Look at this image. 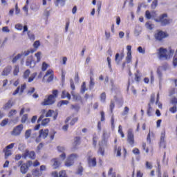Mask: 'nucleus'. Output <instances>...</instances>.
Returning a JSON list of instances; mask_svg holds the SVG:
<instances>
[{
  "label": "nucleus",
  "instance_id": "obj_34",
  "mask_svg": "<svg viewBox=\"0 0 177 177\" xmlns=\"http://www.w3.org/2000/svg\"><path fill=\"white\" fill-rule=\"evenodd\" d=\"M32 132V129H28L25 132V138L28 139L31 136V133Z\"/></svg>",
  "mask_w": 177,
  "mask_h": 177
},
{
  "label": "nucleus",
  "instance_id": "obj_51",
  "mask_svg": "<svg viewBox=\"0 0 177 177\" xmlns=\"http://www.w3.org/2000/svg\"><path fill=\"white\" fill-rule=\"evenodd\" d=\"M138 51L139 52V53H142L143 55H145V53H146V50L143 49V48H142V46H139L138 48Z\"/></svg>",
  "mask_w": 177,
  "mask_h": 177
},
{
  "label": "nucleus",
  "instance_id": "obj_3",
  "mask_svg": "<svg viewBox=\"0 0 177 177\" xmlns=\"http://www.w3.org/2000/svg\"><path fill=\"white\" fill-rule=\"evenodd\" d=\"M153 20L156 23H160L162 27L169 26L172 23V19L168 18V14L167 13L161 14L158 18H154Z\"/></svg>",
  "mask_w": 177,
  "mask_h": 177
},
{
  "label": "nucleus",
  "instance_id": "obj_48",
  "mask_svg": "<svg viewBox=\"0 0 177 177\" xmlns=\"http://www.w3.org/2000/svg\"><path fill=\"white\" fill-rule=\"evenodd\" d=\"M59 177H67V174L66 173V171L63 170L59 171Z\"/></svg>",
  "mask_w": 177,
  "mask_h": 177
},
{
  "label": "nucleus",
  "instance_id": "obj_61",
  "mask_svg": "<svg viewBox=\"0 0 177 177\" xmlns=\"http://www.w3.org/2000/svg\"><path fill=\"white\" fill-rule=\"evenodd\" d=\"M97 12L98 13H100V10L102 9V2H98L97 3Z\"/></svg>",
  "mask_w": 177,
  "mask_h": 177
},
{
  "label": "nucleus",
  "instance_id": "obj_9",
  "mask_svg": "<svg viewBox=\"0 0 177 177\" xmlns=\"http://www.w3.org/2000/svg\"><path fill=\"white\" fill-rule=\"evenodd\" d=\"M24 128V126H23V124L17 125L13 129L11 133L12 135H13V136H19L23 131Z\"/></svg>",
  "mask_w": 177,
  "mask_h": 177
},
{
  "label": "nucleus",
  "instance_id": "obj_45",
  "mask_svg": "<svg viewBox=\"0 0 177 177\" xmlns=\"http://www.w3.org/2000/svg\"><path fill=\"white\" fill-rule=\"evenodd\" d=\"M27 120H28V115L27 114H25L22 116L21 122H22V124H24V122H26Z\"/></svg>",
  "mask_w": 177,
  "mask_h": 177
},
{
  "label": "nucleus",
  "instance_id": "obj_16",
  "mask_svg": "<svg viewBox=\"0 0 177 177\" xmlns=\"http://www.w3.org/2000/svg\"><path fill=\"white\" fill-rule=\"evenodd\" d=\"M26 88H27V85H26V84H22L21 87L18 86L15 92L12 93L13 96H15V95H17V93H19V92H21V93H23Z\"/></svg>",
  "mask_w": 177,
  "mask_h": 177
},
{
  "label": "nucleus",
  "instance_id": "obj_63",
  "mask_svg": "<svg viewBox=\"0 0 177 177\" xmlns=\"http://www.w3.org/2000/svg\"><path fill=\"white\" fill-rule=\"evenodd\" d=\"M32 165H33V167H39V165H40V163L37 160H36L33 163L32 162Z\"/></svg>",
  "mask_w": 177,
  "mask_h": 177
},
{
  "label": "nucleus",
  "instance_id": "obj_49",
  "mask_svg": "<svg viewBox=\"0 0 177 177\" xmlns=\"http://www.w3.org/2000/svg\"><path fill=\"white\" fill-rule=\"evenodd\" d=\"M71 95L73 96V100H80V95L74 94V91L71 92Z\"/></svg>",
  "mask_w": 177,
  "mask_h": 177
},
{
  "label": "nucleus",
  "instance_id": "obj_60",
  "mask_svg": "<svg viewBox=\"0 0 177 177\" xmlns=\"http://www.w3.org/2000/svg\"><path fill=\"white\" fill-rule=\"evenodd\" d=\"M15 28L17 30H19L20 31H21V30H23V25L18 24L15 25Z\"/></svg>",
  "mask_w": 177,
  "mask_h": 177
},
{
  "label": "nucleus",
  "instance_id": "obj_11",
  "mask_svg": "<svg viewBox=\"0 0 177 177\" xmlns=\"http://www.w3.org/2000/svg\"><path fill=\"white\" fill-rule=\"evenodd\" d=\"M45 117L44 115H41L37 120V122L38 124H39V122H41V125L43 127H45L46 125H48V124H49V122H50V119L49 118H45L44 119Z\"/></svg>",
  "mask_w": 177,
  "mask_h": 177
},
{
  "label": "nucleus",
  "instance_id": "obj_13",
  "mask_svg": "<svg viewBox=\"0 0 177 177\" xmlns=\"http://www.w3.org/2000/svg\"><path fill=\"white\" fill-rule=\"evenodd\" d=\"M48 75H50L48 78L47 79V82H52L53 81V78L55 77V74H53V70L48 69L47 72L46 73L45 75L44 76V78L46 77H48Z\"/></svg>",
  "mask_w": 177,
  "mask_h": 177
},
{
  "label": "nucleus",
  "instance_id": "obj_17",
  "mask_svg": "<svg viewBox=\"0 0 177 177\" xmlns=\"http://www.w3.org/2000/svg\"><path fill=\"white\" fill-rule=\"evenodd\" d=\"M71 120L70 125H75V122H78V118H73L72 116L68 117L65 120V124H68V122Z\"/></svg>",
  "mask_w": 177,
  "mask_h": 177
},
{
  "label": "nucleus",
  "instance_id": "obj_29",
  "mask_svg": "<svg viewBox=\"0 0 177 177\" xmlns=\"http://www.w3.org/2000/svg\"><path fill=\"white\" fill-rule=\"evenodd\" d=\"M32 174L34 176H41L42 175V173H40L38 169H33Z\"/></svg>",
  "mask_w": 177,
  "mask_h": 177
},
{
  "label": "nucleus",
  "instance_id": "obj_44",
  "mask_svg": "<svg viewBox=\"0 0 177 177\" xmlns=\"http://www.w3.org/2000/svg\"><path fill=\"white\" fill-rule=\"evenodd\" d=\"M127 56L126 57L127 63H131L132 62V54H127Z\"/></svg>",
  "mask_w": 177,
  "mask_h": 177
},
{
  "label": "nucleus",
  "instance_id": "obj_52",
  "mask_svg": "<svg viewBox=\"0 0 177 177\" xmlns=\"http://www.w3.org/2000/svg\"><path fill=\"white\" fill-rule=\"evenodd\" d=\"M100 99L102 102H106V93L104 92L100 95Z\"/></svg>",
  "mask_w": 177,
  "mask_h": 177
},
{
  "label": "nucleus",
  "instance_id": "obj_18",
  "mask_svg": "<svg viewBox=\"0 0 177 177\" xmlns=\"http://www.w3.org/2000/svg\"><path fill=\"white\" fill-rule=\"evenodd\" d=\"M80 145H81V137H75L73 142V149H78Z\"/></svg>",
  "mask_w": 177,
  "mask_h": 177
},
{
  "label": "nucleus",
  "instance_id": "obj_14",
  "mask_svg": "<svg viewBox=\"0 0 177 177\" xmlns=\"http://www.w3.org/2000/svg\"><path fill=\"white\" fill-rule=\"evenodd\" d=\"M160 146V147H162L163 149H165V147H167V145L165 142V131L161 133Z\"/></svg>",
  "mask_w": 177,
  "mask_h": 177
},
{
  "label": "nucleus",
  "instance_id": "obj_46",
  "mask_svg": "<svg viewBox=\"0 0 177 177\" xmlns=\"http://www.w3.org/2000/svg\"><path fill=\"white\" fill-rule=\"evenodd\" d=\"M108 175L110 176V175H112V177H116L115 172L113 173V167H111L108 171Z\"/></svg>",
  "mask_w": 177,
  "mask_h": 177
},
{
  "label": "nucleus",
  "instance_id": "obj_54",
  "mask_svg": "<svg viewBox=\"0 0 177 177\" xmlns=\"http://www.w3.org/2000/svg\"><path fill=\"white\" fill-rule=\"evenodd\" d=\"M97 137H96V136H94L93 138V146H94V147H96V145H97Z\"/></svg>",
  "mask_w": 177,
  "mask_h": 177
},
{
  "label": "nucleus",
  "instance_id": "obj_59",
  "mask_svg": "<svg viewBox=\"0 0 177 177\" xmlns=\"http://www.w3.org/2000/svg\"><path fill=\"white\" fill-rule=\"evenodd\" d=\"M150 78H151V84H153L154 82V73H153V71L150 73Z\"/></svg>",
  "mask_w": 177,
  "mask_h": 177
},
{
  "label": "nucleus",
  "instance_id": "obj_58",
  "mask_svg": "<svg viewBox=\"0 0 177 177\" xmlns=\"http://www.w3.org/2000/svg\"><path fill=\"white\" fill-rule=\"evenodd\" d=\"M85 91H86V84L85 83V82H84L82 85V93H84V92H85Z\"/></svg>",
  "mask_w": 177,
  "mask_h": 177
},
{
  "label": "nucleus",
  "instance_id": "obj_21",
  "mask_svg": "<svg viewBox=\"0 0 177 177\" xmlns=\"http://www.w3.org/2000/svg\"><path fill=\"white\" fill-rule=\"evenodd\" d=\"M87 162L89 167H96V158H91V156H88V158H87Z\"/></svg>",
  "mask_w": 177,
  "mask_h": 177
},
{
  "label": "nucleus",
  "instance_id": "obj_19",
  "mask_svg": "<svg viewBox=\"0 0 177 177\" xmlns=\"http://www.w3.org/2000/svg\"><path fill=\"white\" fill-rule=\"evenodd\" d=\"M10 71H12V66H7L3 70L1 73V75L3 77H6L10 74Z\"/></svg>",
  "mask_w": 177,
  "mask_h": 177
},
{
  "label": "nucleus",
  "instance_id": "obj_47",
  "mask_svg": "<svg viewBox=\"0 0 177 177\" xmlns=\"http://www.w3.org/2000/svg\"><path fill=\"white\" fill-rule=\"evenodd\" d=\"M114 107H115V103L114 101H111V104L109 105L110 111H113V110H114Z\"/></svg>",
  "mask_w": 177,
  "mask_h": 177
},
{
  "label": "nucleus",
  "instance_id": "obj_62",
  "mask_svg": "<svg viewBox=\"0 0 177 177\" xmlns=\"http://www.w3.org/2000/svg\"><path fill=\"white\" fill-rule=\"evenodd\" d=\"M55 134H56V131H53L50 133V140H53V139H55Z\"/></svg>",
  "mask_w": 177,
  "mask_h": 177
},
{
  "label": "nucleus",
  "instance_id": "obj_28",
  "mask_svg": "<svg viewBox=\"0 0 177 177\" xmlns=\"http://www.w3.org/2000/svg\"><path fill=\"white\" fill-rule=\"evenodd\" d=\"M55 6H59L60 5L61 6H64V3H66V0H55Z\"/></svg>",
  "mask_w": 177,
  "mask_h": 177
},
{
  "label": "nucleus",
  "instance_id": "obj_31",
  "mask_svg": "<svg viewBox=\"0 0 177 177\" xmlns=\"http://www.w3.org/2000/svg\"><path fill=\"white\" fill-rule=\"evenodd\" d=\"M160 102V93H157V98H156V104H158L159 109H162V104H161Z\"/></svg>",
  "mask_w": 177,
  "mask_h": 177
},
{
  "label": "nucleus",
  "instance_id": "obj_43",
  "mask_svg": "<svg viewBox=\"0 0 177 177\" xmlns=\"http://www.w3.org/2000/svg\"><path fill=\"white\" fill-rule=\"evenodd\" d=\"M35 57L37 58V62L39 63V62H41V52H37L35 55Z\"/></svg>",
  "mask_w": 177,
  "mask_h": 177
},
{
  "label": "nucleus",
  "instance_id": "obj_50",
  "mask_svg": "<svg viewBox=\"0 0 177 177\" xmlns=\"http://www.w3.org/2000/svg\"><path fill=\"white\" fill-rule=\"evenodd\" d=\"M82 172H84V167L82 166H80L77 171V175H82Z\"/></svg>",
  "mask_w": 177,
  "mask_h": 177
},
{
  "label": "nucleus",
  "instance_id": "obj_55",
  "mask_svg": "<svg viewBox=\"0 0 177 177\" xmlns=\"http://www.w3.org/2000/svg\"><path fill=\"white\" fill-rule=\"evenodd\" d=\"M132 152L133 153V154H136V155H139V154H140V151L139 149H138V148H134V149L132 150Z\"/></svg>",
  "mask_w": 177,
  "mask_h": 177
},
{
  "label": "nucleus",
  "instance_id": "obj_5",
  "mask_svg": "<svg viewBox=\"0 0 177 177\" xmlns=\"http://www.w3.org/2000/svg\"><path fill=\"white\" fill-rule=\"evenodd\" d=\"M32 165V161L31 160H28L26 163H23V160H20L18 162V167H20V171L21 174H27L28 172V168Z\"/></svg>",
  "mask_w": 177,
  "mask_h": 177
},
{
  "label": "nucleus",
  "instance_id": "obj_27",
  "mask_svg": "<svg viewBox=\"0 0 177 177\" xmlns=\"http://www.w3.org/2000/svg\"><path fill=\"white\" fill-rule=\"evenodd\" d=\"M37 75H38V73L37 72L33 73L30 77L28 78V82H32L37 77Z\"/></svg>",
  "mask_w": 177,
  "mask_h": 177
},
{
  "label": "nucleus",
  "instance_id": "obj_35",
  "mask_svg": "<svg viewBox=\"0 0 177 177\" xmlns=\"http://www.w3.org/2000/svg\"><path fill=\"white\" fill-rule=\"evenodd\" d=\"M158 6V0H153L151 5V9H156Z\"/></svg>",
  "mask_w": 177,
  "mask_h": 177
},
{
  "label": "nucleus",
  "instance_id": "obj_10",
  "mask_svg": "<svg viewBox=\"0 0 177 177\" xmlns=\"http://www.w3.org/2000/svg\"><path fill=\"white\" fill-rule=\"evenodd\" d=\"M13 147H15V143H11L7 147H6V148L3 150L6 158H8V157L12 156V151L10 150L13 149Z\"/></svg>",
  "mask_w": 177,
  "mask_h": 177
},
{
  "label": "nucleus",
  "instance_id": "obj_53",
  "mask_svg": "<svg viewBox=\"0 0 177 177\" xmlns=\"http://www.w3.org/2000/svg\"><path fill=\"white\" fill-rule=\"evenodd\" d=\"M150 102L151 103H154L156 102V94L153 93L151 95Z\"/></svg>",
  "mask_w": 177,
  "mask_h": 177
},
{
  "label": "nucleus",
  "instance_id": "obj_36",
  "mask_svg": "<svg viewBox=\"0 0 177 177\" xmlns=\"http://www.w3.org/2000/svg\"><path fill=\"white\" fill-rule=\"evenodd\" d=\"M98 154H101V156H104V147L100 145L97 151Z\"/></svg>",
  "mask_w": 177,
  "mask_h": 177
},
{
  "label": "nucleus",
  "instance_id": "obj_6",
  "mask_svg": "<svg viewBox=\"0 0 177 177\" xmlns=\"http://www.w3.org/2000/svg\"><path fill=\"white\" fill-rule=\"evenodd\" d=\"M127 143L131 147H135V135L133 134V130L129 129L127 131Z\"/></svg>",
  "mask_w": 177,
  "mask_h": 177
},
{
  "label": "nucleus",
  "instance_id": "obj_57",
  "mask_svg": "<svg viewBox=\"0 0 177 177\" xmlns=\"http://www.w3.org/2000/svg\"><path fill=\"white\" fill-rule=\"evenodd\" d=\"M142 147L143 150H145L146 153H149V147L146 148V142H142Z\"/></svg>",
  "mask_w": 177,
  "mask_h": 177
},
{
  "label": "nucleus",
  "instance_id": "obj_38",
  "mask_svg": "<svg viewBox=\"0 0 177 177\" xmlns=\"http://www.w3.org/2000/svg\"><path fill=\"white\" fill-rule=\"evenodd\" d=\"M145 168L147 169H153V164L149 161L145 162Z\"/></svg>",
  "mask_w": 177,
  "mask_h": 177
},
{
  "label": "nucleus",
  "instance_id": "obj_56",
  "mask_svg": "<svg viewBox=\"0 0 177 177\" xmlns=\"http://www.w3.org/2000/svg\"><path fill=\"white\" fill-rule=\"evenodd\" d=\"M145 26L147 28H149V30H153V24H150V22H147Z\"/></svg>",
  "mask_w": 177,
  "mask_h": 177
},
{
  "label": "nucleus",
  "instance_id": "obj_2",
  "mask_svg": "<svg viewBox=\"0 0 177 177\" xmlns=\"http://www.w3.org/2000/svg\"><path fill=\"white\" fill-rule=\"evenodd\" d=\"M174 53L175 50L172 49L171 47L169 48V52L167 48L160 47L158 50V57L160 60H168V59H171V57L174 56Z\"/></svg>",
  "mask_w": 177,
  "mask_h": 177
},
{
  "label": "nucleus",
  "instance_id": "obj_7",
  "mask_svg": "<svg viewBox=\"0 0 177 177\" xmlns=\"http://www.w3.org/2000/svg\"><path fill=\"white\" fill-rule=\"evenodd\" d=\"M78 158V154L72 153L69 155L65 162V167H73L74 165V161Z\"/></svg>",
  "mask_w": 177,
  "mask_h": 177
},
{
  "label": "nucleus",
  "instance_id": "obj_25",
  "mask_svg": "<svg viewBox=\"0 0 177 177\" xmlns=\"http://www.w3.org/2000/svg\"><path fill=\"white\" fill-rule=\"evenodd\" d=\"M52 162H53V167L54 169H57V168H59V167H60V164H62L59 161V160H57V158L53 159Z\"/></svg>",
  "mask_w": 177,
  "mask_h": 177
},
{
  "label": "nucleus",
  "instance_id": "obj_32",
  "mask_svg": "<svg viewBox=\"0 0 177 177\" xmlns=\"http://www.w3.org/2000/svg\"><path fill=\"white\" fill-rule=\"evenodd\" d=\"M30 74H31V71H30V69H27L24 73V80H28V77H30Z\"/></svg>",
  "mask_w": 177,
  "mask_h": 177
},
{
  "label": "nucleus",
  "instance_id": "obj_4",
  "mask_svg": "<svg viewBox=\"0 0 177 177\" xmlns=\"http://www.w3.org/2000/svg\"><path fill=\"white\" fill-rule=\"evenodd\" d=\"M24 158V160H27V158H30V160H35L36 155H35V151H29L28 149H26L24 153L21 154H17L15 156V160L17 161H19L21 158Z\"/></svg>",
  "mask_w": 177,
  "mask_h": 177
},
{
  "label": "nucleus",
  "instance_id": "obj_24",
  "mask_svg": "<svg viewBox=\"0 0 177 177\" xmlns=\"http://www.w3.org/2000/svg\"><path fill=\"white\" fill-rule=\"evenodd\" d=\"M121 150H122L121 147H118L117 145H115L114 153L115 154H116V157H121Z\"/></svg>",
  "mask_w": 177,
  "mask_h": 177
},
{
  "label": "nucleus",
  "instance_id": "obj_33",
  "mask_svg": "<svg viewBox=\"0 0 177 177\" xmlns=\"http://www.w3.org/2000/svg\"><path fill=\"white\" fill-rule=\"evenodd\" d=\"M141 79H142V75H140L139 72H137V73H135L134 80L135 81H136V82H140Z\"/></svg>",
  "mask_w": 177,
  "mask_h": 177
},
{
  "label": "nucleus",
  "instance_id": "obj_41",
  "mask_svg": "<svg viewBox=\"0 0 177 177\" xmlns=\"http://www.w3.org/2000/svg\"><path fill=\"white\" fill-rule=\"evenodd\" d=\"M95 86V79L93 77H90L89 88H93Z\"/></svg>",
  "mask_w": 177,
  "mask_h": 177
},
{
  "label": "nucleus",
  "instance_id": "obj_20",
  "mask_svg": "<svg viewBox=\"0 0 177 177\" xmlns=\"http://www.w3.org/2000/svg\"><path fill=\"white\" fill-rule=\"evenodd\" d=\"M68 100H71V95L66 90H63L61 94V99H66Z\"/></svg>",
  "mask_w": 177,
  "mask_h": 177
},
{
  "label": "nucleus",
  "instance_id": "obj_64",
  "mask_svg": "<svg viewBox=\"0 0 177 177\" xmlns=\"http://www.w3.org/2000/svg\"><path fill=\"white\" fill-rule=\"evenodd\" d=\"M136 176L137 177H143V173H142V171H140V170H138Z\"/></svg>",
  "mask_w": 177,
  "mask_h": 177
},
{
  "label": "nucleus",
  "instance_id": "obj_42",
  "mask_svg": "<svg viewBox=\"0 0 177 177\" xmlns=\"http://www.w3.org/2000/svg\"><path fill=\"white\" fill-rule=\"evenodd\" d=\"M19 71H20V68L19 67V66H15V69L13 71L14 75H17Z\"/></svg>",
  "mask_w": 177,
  "mask_h": 177
},
{
  "label": "nucleus",
  "instance_id": "obj_8",
  "mask_svg": "<svg viewBox=\"0 0 177 177\" xmlns=\"http://www.w3.org/2000/svg\"><path fill=\"white\" fill-rule=\"evenodd\" d=\"M155 39L156 41H162V39H165V38H167L169 37L168 33L167 32H164L162 30H158L154 35Z\"/></svg>",
  "mask_w": 177,
  "mask_h": 177
},
{
  "label": "nucleus",
  "instance_id": "obj_1",
  "mask_svg": "<svg viewBox=\"0 0 177 177\" xmlns=\"http://www.w3.org/2000/svg\"><path fill=\"white\" fill-rule=\"evenodd\" d=\"M59 97V90L52 91V94L46 96L45 99L41 102V106H53L56 103V99Z\"/></svg>",
  "mask_w": 177,
  "mask_h": 177
},
{
  "label": "nucleus",
  "instance_id": "obj_37",
  "mask_svg": "<svg viewBox=\"0 0 177 177\" xmlns=\"http://www.w3.org/2000/svg\"><path fill=\"white\" fill-rule=\"evenodd\" d=\"M48 67L49 64H46V62H43L41 65V71H46Z\"/></svg>",
  "mask_w": 177,
  "mask_h": 177
},
{
  "label": "nucleus",
  "instance_id": "obj_40",
  "mask_svg": "<svg viewBox=\"0 0 177 177\" xmlns=\"http://www.w3.org/2000/svg\"><path fill=\"white\" fill-rule=\"evenodd\" d=\"M21 56H23V53L17 54V55L12 59V63H16V62H17V60H19Z\"/></svg>",
  "mask_w": 177,
  "mask_h": 177
},
{
  "label": "nucleus",
  "instance_id": "obj_39",
  "mask_svg": "<svg viewBox=\"0 0 177 177\" xmlns=\"http://www.w3.org/2000/svg\"><path fill=\"white\" fill-rule=\"evenodd\" d=\"M40 45H41V43L39 42V41H38V40L35 41L33 44V47L35 48H33L34 50H37L38 49V48H39Z\"/></svg>",
  "mask_w": 177,
  "mask_h": 177
},
{
  "label": "nucleus",
  "instance_id": "obj_30",
  "mask_svg": "<svg viewBox=\"0 0 177 177\" xmlns=\"http://www.w3.org/2000/svg\"><path fill=\"white\" fill-rule=\"evenodd\" d=\"M34 52H37V50H34V48H32L30 50H28L26 51H24L22 55L25 56H28L30 53H34Z\"/></svg>",
  "mask_w": 177,
  "mask_h": 177
},
{
  "label": "nucleus",
  "instance_id": "obj_23",
  "mask_svg": "<svg viewBox=\"0 0 177 177\" xmlns=\"http://www.w3.org/2000/svg\"><path fill=\"white\" fill-rule=\"evenodd\" d=\"M59 113L57 111H48L46 114V117H53V120H56L57 118V115Z\"/></svg>",
  "mask_w": 177,
  "mask_h": 177
},
{
  "label": "nucleus",
  "instance_id": "obj_26",
  "mask_svg": "<svg viewBox=\"0 0 177 177\" xmlns=\"http://www.w3.org/2000/svg\"><path fill=\"white\" fill-rule=\"evenodd\" d=\"M68 103H70V102H68V100H61L59 102H57V107H62V106H64V105H67L68 104Z\"/></svg>",
  "mask_w": 177,
  "mask_h": 177
},
{
  "label": "nucleus",
  "instance_id": "obj_12",
  "mask_svg": "<svg viewBox=\"0 0 177 177\" xmlns=\"http://www.w3.org/2000/svg\"><path fill=\"white\" fill-rule=\"evenodd\" d=\"M15 100H13V98L10 99L3 106V110H9L11 107H13L15 106Z\"/></svg>",
  "mask_w": 177,
  "mask_h": 177
},
{
  "label": "nucleus",
  "instance_id": "obj_22",
  "mask_svg": "<svg viewBox=\"0 0 177 177\" xmlns=\"http://www.w3.org/2000/svg\"><path fill=\"white\" fill-rule=\"evenodd\" d=\"M156 16H157V13L156 12V11L152 12V15L151 13H150V11L147 10L145 12V17L148 19L150 20V19H151L153 17V19H154L156 17Z\"/></svg>",
  "mask_w": 177,
  "mask_h": 177
},
{
  "label": "nucleus",
  "instance_id": "obj_15",
  "mask_svg": "<svg viewBox=\"0 0 177 177\" xmlns=\"http://www.w3.org/2000/svg\"><path fill=\"white\" fill-rule=\"evenodd\" d=\"M39 133L40 137H41L43 139H46V138H48V136L49 135V129H41L39 130Z\"/></svg>",
  "mask_w": 177,
  "mask_h": 177
}]
</instances>
